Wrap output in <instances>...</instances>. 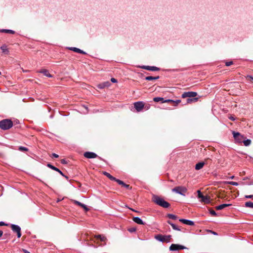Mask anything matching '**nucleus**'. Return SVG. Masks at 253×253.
Segmentation results:
<instances>
[{
    "instance_id": "f257e3e1",
    "label": "nucleus",
    "mask_w": 253,
    "mask_h": 253,
    "mask_svg": "<svg viewBox=\"0 0 253 253\" xmlns=\"http://www.w3.org/2000/svg\"><path fill=\"white\" fill-rule=\"evenodd\" d=\"M152 201L156 205L164 208H168L170 207V204L165 200L157 195H154L152 198Z\"/></svg>"
},
{
    "instance_id": "f03ea898",
    "label": "nucleus",
    "mask_w": 253,
    "mask_h": 253,
    "mask_svg": "<svg viewBox=\"0 0 253 253\" xmlns=\"http://www.w3.org/2000/svg\"><path fill=\"white\" fill-rule=\"evenodd\" d=\"M13 126V122L9 119H4L0 121V128L3 130H7Z\"/></svg>"
},
{
    "instance_id": "7ed1b4c3",
    "label": "nucleus",
    "mask_w": 253,
    "mask_h": 253,
    "mask_svg": "<svg viewBox=\"0 0 253 253\" xmlns=\"http://www.w3.org/2000/svg\"><path fill=\"white\" fill-rule=\"evenodd\" d=\"M171 237V236L170 235H163L162 234H157L155 236L154 238L163 243H169L170 241Z\"/></svg>"
},
{
    "instance_id": "20e7f679",
    "label": "nucleus",
    "mask_w": 253,
    "mask_h": 253,
    "mask_svg": "<svg viewBox=\"0 0 253 253\" xmlns=\"http://www.w3.org/2000/svg\"><path fill=\"white\" fill-rule=\"evenodd\" d=\"M172 191L184 195L187 192V189L183 186H177L173 188Z\"/></svg>"
},
{
    "instance_id": "39448f33",
    "label": "nucleus",
    "mask_w": 253,
    "mask_h": 253,
    "mask_svg": "<svg viewBox=\"0 0 253 253\" xmlns=\"http://www.w3.org/2000/svg\"><path fill=\"white\" fill-rule=\"evenodd\" d=\"M197 95L196 92L188 91L184 92L181 95L182 98H196L195 97Z\"/></svg>"
},
{
    "instance_id": "423d86ee",
    "label": "nucleus",
    "mask_w": 253,
    "mask_h": 253,
    "mask_svg": "<svg viewBox=\"0 0 253 253\" xmlns=\"http://www.w3.org/2000/svg\"><path fill=\"white\" fill-rule=\"evenodd\" d=\"M10 227L14 232L16 233L18 238L21 237V228L19 226L15 224H11Z\"/></svg>"
},
{
    "instance_id": "0eeeda50",
    "label": "nucleus",
    "mask_w": 253,
    "mask_h": 253,
    "mask_svg": "<svg viewBox=\"0 0 253 253\" xmlns=\"http://www.w3.org/2000/svg\"><path fill=\"white\" fill-rule=\"evenodd\" d=\"M84 157L88 159H93L98 157L100 160H103V159L101 157H98L96 154L91 152H85L84 153Z\"/></svg>"
},
{
    "instance_id": "6e6552de",
    "label": "nucleus",
    "mask_w": 253,
    "mask_h": 253,
    "mask_svg": "<svg viewBox=\"0 0 253 253\" xmlns=\"http://www.w3.org/2000/svg\"><path fill=\"white\" fill-rule=\"evenodd\" d=\"M134 107L137 112H140L144 108V103L142 101H138L134 103Z\"/></svg>"
},
{
    "instance_id": "1a4fd4ad",
    "label": "nucleus",
    "mask_w": 253,
    "mask_h": 253,
    "mask_svg": "<svg viewBox=\"0 0 253 253\" xmlns=\"http://www.w3.org/2000/svg\"><path fill=\"white\" fill-rule=\"evenodd\" d=\"M0 49L1 50V55H8L9 54L10 51L6 44H3L0 47Z\"/></svg>"
},
{
    "instance_id": "9d476101",
    "label": "nucleus",
    "mask_w": 253,
    "mask_h": 253,
    "mask_svg": "<svg viewBox=\"0 0 253 253\" xmlns=\"http://www.w3.org/2000/svg\"><path fill=\"white\" fill-rule=\"evenodd\" d=\"M185 249H186V248L183 246L174 244H171L169 247V250L170 251H177Z\"/></svg>"
},
{
    "instance_id": "9b49d317",
    "label": "nucleus",
    "mask_w": 253,
    "mask_h": 253,
    "mask_svg": "<svg viewBox=\"0 0 253 253\" xmlns=\"http://www.w3.org/2000/svg\"><path fill=\"white\" fill-rule=\"evenodd\" d=\"M209 160H211L210 159H205L204 162H201L198 163H197L195 166V169L196 170H200L201 169L203 168V166L206 164H207V161Z\"/></svg>"
},
{
    "instance_id": "f8f14e48",
    "label": "nucleus",
    "mask_w": 253,
    "mask_h": 253,
    "mask_svg": "<svg viewBox=\"0 0 253 253\" xmlns=\"http://www.w3.org/2000/svg\"><path fill=\"white\" fill-rule=\"evenodd\" d=\"M233 136L235 140L239 142H241L243 139V136L239 132H233Z\"/></svg>"
},
{
    "instance_id": "ddd939ff",
    "label": "nucleus",
    "mask_w": 253,
    "mask_h": 253,
    "mask_svg": "<svg viewBox=\"0 0 253 253\" xmlns=\"http://www.w3.org/2000/svg\"><path fill=\"white\" fill-rule=\"evenodd\" d=\"M141 68L142 69L151 71H156L160 70V68L155 66H143L141 67Z\"/></svg>"
},
{
    "instance_id": "4468645a",
    "label": "nucleus",
    "mask_w": 253,
    "mask_h": 253,
    "mask_svg": "<svg viewBox=\"0 0 253 253\" xmlns=\"http://www.w3.org/2000/svg\"><path fill=\"white\" fill-rule=\"evenodd\" d=\"M111 85V84L109 82H105L102 83H101L97 85V87L100 89H103L105 87H107Z\"/></svg>"
},
{
    "instance_id": "2eb2a0df",
    "label": "nucleus",
    "mask_w": 253,
    "mask_h": 253,
    "mask_svg": "<svg viewBox=\"0 0 253 253\" xmlns=\"http://www.w3.org/2000/svg\"><path fill=\"white\" fill-rule=\"evenodd\" d=\"M179 221L180 222H181L182 223L187 224V225H191V226L194 225V222L193 221L185 219H180Z\"/></svg>"
},
{
    "instance_id": "dca6fc26",
    "label": "nucleus",
    "mask_w": 253,
    "mask_h": 253,
    "mask_svg": "<svg viewBox=\"0 0 253 253\" xmlns=\"http://www.w3.org/2000/svg\"><path fill=\"white\" fill-rule=\"evenodd\" d=\"M47 167L48 168L51 169L53 170H55L56 171H58L61 175H62V176H64V174L63 173V172L59 169H58V168L55 167L54 166L51 165L50 164H47Z\"/></svg>"
},
{
    "instance_id": "f3484780",
    "label": "nucleus",
    "mask_w": 253,
    "mask_h": 253,
    "mask_svg": "<svg viewBox=\"0 0 253 253\" xmlns=\"http://www.w3.org/2000/svg\"><path fill=\"white\" fill-rule=\"evenodd\" d=\"M132 220L138 224H140V225L144 224V223L143 222V221L138 217H133L132 218Z\"/></svg>"
},
{
    "instance_id": "a211bd4d",
    "label": "nucleus",
    "mask_w": 253,
    "mask_h": 253,
    "mask_svg": "<svg viewBox=\"0 0 253 253\" xmlns=\"http://www.w3.org/2000/svg\"><path fill=\"white\" fill-rule=\"evenodd\" d=\"M39 73L43 74L44 76L48 77H52V75L49 74L48 72V71L46 69H42L40 71H39Z\"/></svg>"
},
{
    "instance_id": "6ab92c4d",
    "label": "nucleus",
    "mask_w": 253,
    "mask_h": 253,
    "mask_svg": "<svg viewBox=\"0 0 253 253\" xmlns=\"http://www.w3.org/2000/svg\"><path fill=\"white\" fill-rule=\"evenodd\" d=\"M231 205V204H223L219 205L218 206H216L215 207V209L216 210H222L224 208H225L226 207H229V206H230Z\"/></svg>"
},
{
    "instance_id": "aec40b11",
    "label": "nucleus",
    "mask_w": 253,
    "mask_h": 253,
    "mask_svg": "<svg viewBox=\"0 0 253 253\" xmlns=\"http://www.w3.org/2000/svg\"><path fill=\"white\" fill-rule=\"evenodd\" d=\"M69 49L70 50L74 51V52H76L77 53H82L83 54H85V52L83 50H82L78 48L77 47H70V48H69Z\"/></svg>"
},
{
    "instance_id": "412c9836",
    "label": "nucleus",
    "mask_w": 253,
    "mask_h": 253,
    "mask_svg": "<svg viewBox=\"0 0 253 253\" xmlns=\"http://www.w3.org/2000/svg\"><path fill=\"white\" fill-rule=\"evenodd\" d=\"M164 102H171V103H172V104L173 106H176L179 103H180L181 102V100H176V101H173L172 100L168 99V100H165V101Z\"/></svg>"
},
{
    "instance_id": "4be33fe9",
    "label": "nucleus",
    "mask_w": 253,
    "mask_h": 253,
    "mask_svg": "<svg viewBox=\"0 0 253 253\" xmlns=\"http://www.w3.org/2000/svg\"><path fill=\"white\" fill-rule=\"evenodd\" d=\"M202 202L205 204H209L211 202L210 197L209 196H204V198L201 199Z\"/></svg>"
},
{
    "instance_id": "5701e85b",
    "label": "nucleus",
    "mask_w": 253,
    "mask_h": 253,
    "mask_svg": "<svg viewBox=\"0 0 253 253\" xmlns=\"http://www.w3.org/2000/svg\"><path fill=\"white\" fill-rule=\"evenodd\" d=\"M198 98H188L186 100L187 103L191 104L193 102H196L198 101Z\"/></svg>"
},
{
    "instance_id": "b1692460",
    "label": "nucleus",
    "mask_w": 253,
    "mask_h": 253,
    "mask_svg": "<svg viewBox=\"0 0 253 253\" xmlns=\"http://www.w3.org/2000/svg\"><path fill=\"white\" fill-rule=\"evenodd\" d=\"M102 173L104 175L106 176L108 178H109L111 180L115 181L116 179V178L113 176L110 173H109L108 172H107L106 171H103Z\"/></svg>"
},
{
    "instance_id": "393cba45",
    "label": "nucleus",
    "mask_w": 253,
    "mask_h": 253,
    "mask_svg": "<svg viewBox=\"0 0 253 253\" xmlns=\"http://www.w3.org/2000/svg\"><path fill=\"white\" fill-rule=\"evenodd\" d=\"M94 238L96 240H100L101 241L104 242L106 240V238L104 236H102L101 235H95Z\"/></svg>"
},
{
    "instance_id": "a878e982",
    "label": "nucleus",
    "mask_w": 253,
    "mask_h": 253,
    "mask_svg": "<svg viewBox=\"0 0 253 253\" xmlns=\"http://www.w3.org/2000/svg\"><path fill=\"white\" fill-rule=\"evenodd\" d=\"M0 32L2 33H8L11 34H14L15 33V31L11 30H6V29H2L0 30Z\"/></svg>"
},
{
    "instance_id": "bb28decb",
    "label": "nucleus",
    "mask_w": 253,
    "mask_h": 253,
    "mask_svg": "<svg viewBox=\"0 0 253 253\" xmlns=\"http://www.w3.org/2000/svg\"><path fill=\"white\" fill-rule=\"evenodd\" d=\"M159 76L157 77H152V76H148L145 78V80L147 81H151L154 80H157L159 79Z\"/></svg>"
},
{
    "instance_id": "cd10ccee",
    "label": "nucleus",
    "mask_w": 253,
    "mask_h": 253,
    "mask_svg": "<svg viewBox=\"0 0 253 253\" xmlns=\"http://www.w3.org/2000/svg\"><path fill=\"white\" fill-rule=\"evenodd\" d=\"M153 100H154V101H155L156 102H158L159 101H162V102H163V103L165 102H164L165 100H164V98H162V97H155L153 98Z\"/></svg>"
},
{
    "instance_id": "c85d7f7f",
    "label": "nucleus",
    "mask_w": 253,
    "mask_h": 253,
    "mask_svg": "<svg viewBox=\"0 0 253 253\" xmlns=\"http://www.w3.org/2000/svg\"><path fill=\"white\" fill-rule=\"evenodd\" d=\"M245 206L248 208H253V203L252 202H247L245 203Z\"/></svg>"
},
{
    "instance_id": "c756f323",
    "label": "nucleus",
    "mask_w": 253,
    "mask_h": 253,
    "mask_svg": "<svg viewBox=\"0 0 253 253\" xmlns=\"http://www.w3.org/2000/svg\"><path fill=\"white\" fill-rule=\"evenodd\" d=\"M167 216L169 218L172 219H173V220H175V219H176L177 218V216H176L175 215L172 214H167Z\"/></svg>"
},
{
    "instance_id": "7c9ffc66",
    "label": "nucleus",
    "mask_w": 253,
    "mask_h": 253,
    "mask_svg": "<svg viewBox=\"0 0 253 253\" xmlns=\"http://www.w3.org/2000/svg\"><path fill=\"white\" fill-rule=\"evenodd\" d=\"M243 143H244V145H245L246 146H248L251 144V140L250 139H247L246 140H244Z\"/></svg>"
},
{
    "instance_id": "2f4dec72",
    "label": "nucleus",
    "mask_w": 253,
    "mask_h": 253,
    "mask_svg": "<svg viewBox=\"0 0 253 253\" xmlns=\"http://www.w3.org/2000/svg\"><path fill=\"white\" fill-rule=\"evenodd\" d=\"M115 181L117 182L119 184L122 185L123 187L126 184V183H125L123 181H122V180H121L120 179H117V178L116 179Z\"/></svg>"
},
{
    "instance_id": "473e14b6",
    "label": "nucleus",
    "mask_w": 253,
    "mask_h": 253,
    "mask_svg": "<svg viewBox=\"0 0 253 253\" xmlns=\"http://www.w3.org/2000/svg\"><path fill=\"white\" fill-rule=\"evenodd\" d=\"M115 181L117 182L119 184L122 185L123 187L126 184V183H125L123 181H122V180H121L120 179H117V178L116 179Z\"/></svg>"
},
{
    "instance_id": "72a5a7b5",
    "label": "nucleus",
    "mask_w": 253,
    "mask_h": 253,
    "mask_svg": "<svg viewBox=\"0 0 253 253\" xmlns=\"http://www.w3.org/2000/svg\"><path fill=\"white\" fill-rule=\"evenodd\" d=\"M18 150L20 151H28V149L25 147L20 146L18 148Z\"/></svg>"
},
{
    "instance_id": "f704fd0d",
    "label": "nucleus",
    "mask_w": 253,
    "mask_h": 253,
    "mask_svg": "<svg viewBox=\"0 0 253 253\" xmlns=\"http://www.w3.org/2000/svg\"><path fill=\"white\" fill-rule=\"evenodd\" d=\"M168 223L172 226V228L174 230H175L177 229V226L176 225H175L174 224H173L172 223H171V222L169 220L168 221Z\"/></svg>"
},
{
    "instance_id": "c9c22d12",
    "label": "nucleus",
    "mask_w": 253,
    "mask_h": 253,
    "mask_svg": "<svg viewBox=\"0 0 253 253\" xmlns=\"http://www.w3.org/2000/svg\"><path fill=\"white\" fill-rule=\"evenodd\" d=\"M227 183L234 186H237L239 185L238 182L234 181H228L227 182Z\"/></svg>"
},
{
    "instance_id": "e433bc0d",
    "label": "nucleus",
    "mask_w": 253,
    "mask_h": 253,
    "mask_svg": "<svg viewBox=\"0 0 253 253\" xmlns=\"http://www.w3.org/2000/svg\"><path fill=\"white\" fill-rule=\"evenodd\" d=\"M136 230V227H131L128 229V231L130 233H133L135 232Z\"/></svg>"
},
{
    "instance_id": "4c0bfd02",
    "label": "nucleus",
    "mask_w": 253,
    "mask_h": 253,
    "mask_svg": "<svg viewBox=\"0 0 253 253\" xmlns=\"http://www.w3.org/2000/svg\"><path fill=\"white\" fill-rule=\"evenodd\" d=\"M204 195L201 192L200 190L198 191V197L199 198H201V199L204 198Z\"/></svg>"
},
{
    "instance_id": "58836bf2",
    "label": "nucleus",
    "mask_w": 253,
    "mask_h": 253,
    "mask_svg": "<svg viewBox=\"0 0 253 253\" xmlns=\"http://www.w3.org/2000/svg\"><path fill=\"white\" fill-rule=\"evenodd\" d=\"M81 207L83 208L86 211H88L89 210V208H88L87 206L84 204H82Z\"/></svg>"
},
{
    "instance_id": "ea45409f",
    "label": "nucleus",
    "mask_w": 253,
    "mask_h": 253,
    "mask_svg": "<svg viewBox=\"0 0 253 253\" xmlns=\"http://www.w3.org/2000/svg\"><path fill=\"white\" fill-rule=\"evenodd\" d=\"M210 212L213 216L216 215V213L215 211L211 209L210 210Z\"/></svg>"
},
{
    "instance_id": "a19ab883",
    "label": "nucleus",
    "mask_w": 253,
    "mask_h": 253,
    "mask_svg": "<svg viewBox=\"0 0 253 253\" xmlns=\"http://www.w3.org/2000/svg\"><path fill=\"white\" fill-rule=\"evenodd\" d=\"M246 78L250 82H251L252 83L253 82V77L252 76H247Z\"/></svg>"
},
{
    "instance_id": "79ce46f5",
    "label": "nucleus",
    "mask_w": 253,
    "mask_h": 253,
    "mask_svg": "<svg viewBox=\"0 0 253 253\" xmlns=\"http://www.w3.org/2000/svg\"><path fill=\"white\" fill-rule=\"evenodd\" d=\"M207 232L208 233H211L214 235H217V233L214 231H213L212 230H207Z\"/></svg>"
},
{
    "instance_id": "37998d69",
    "label": "nucleus",
    "mask_w": 253,
    "mask_h": 253,
    "mask_svg": "<svg viewBox=\"0 0 253 253\" xmlns=\"http://www.w3.org/2000/svg\"><path fill=\"white\" fill-rule=\"evenodd\" d=\"M74 203L75 204H76L77 205L79 206L80 207H81L83 204L82 203H81L79 201H74Z\"/></svg>"
},
{
    "instance_id": "c03bdc74",
    "label": "nucleus",
    "mask_w": 253,
    "mask_h": 253,
    "mask_svg": "<svg viewBox=\"0 0 253 253\" xmlns=\"http://www.w3.org/2000/svg\"><path fill=\"white\" fill-rule=\"evenodd\" d=\"M124 187L129 190L131 189L132 188V187L129 185L126 184Z\"/></svg>"
},
{
    "instance_id": "a18cd8bd",
    "label": "nucleus",
    "mask_w": 253,
    "mask_h": 253,
    "mask_svg": "<svg viewBox=\"0 0 253 253\" xmlns=\"http://www.w3.org/2000/svg\"><path fill=\"white\" fill-rule=\"evenodd\" d=\"M232 64H233L232 61L226 62L225 63V65L227 66H229L231 65Z\"/></svg>"
},
{
    "instance_id": "49530a36",
    "label": "nucleus",
    "mask_w": 253,
    "mask_h": 253,
    "mask_svg": "<svg viewBox=\"0 0 253 253\" xmlns=\"http://www.w3.org/2000/svg\"><path fill=\"white\" fill-rule=\"evenodd\" d=\"M219 198H221V199H224L226 197V196L224 194H221V195H218L217 196Z\"/></svg>"
},
{
    "instance_id": "de8ad7c7",
    "label": "nucleus",
    "mask_w": 253,
    "mask_h": 253,
    "mask_svg": "<svg viewBox=\"0 0 253 253\" xmlns=\"http://www.w3.org/2000/svg\"><path fill=\"white\" fill-rule=\"evenodd\" d=\"M61 163L62 164H66L67 163V161L65 159L61 160Z\"/></svg>"
},
{
    "instance_id": "09e8293b",
    "label": "nucleus",
    "mask_w": 253,
    "mask_h": 253,
    "mask_svg": "<svg viewBox=\"0 0 253 253\" xmlns=\"http://www.w3.org/2000/svg\"><path fill=\"white\" fill-rule=\"evenodd\" d=\"M245 198H250V199H253V195H246V196H245Z\"/></svg>"
},
{
    "instance_id": "8fccbe9b",
    "label": "nucleus",
    "mask_w": 253,
    "mask_h": 253,
    "mask_svg": "<svg viewBox=\"0 0 253 253\" xmlns=\"http://www.w3.org/2000/svg\"><path fill=\"white\" fill-rule=\"evenodd\" d=\"M111 81L112 82V83H117V81L116 79L114 78H112L111 79Z\"/></svg>"
},
{
    "instance_id": "3c124183",
    "label": "nucleus",
    "mask_w": 253,
    "mask_h": 253,
    "mask_svg": "<svg viewBox=\"0 0 253 253\" xmlns=\"http://www.w3.org/2000/svg\"><path fill=\"white\" fill-rule=\"evenodd\" d=\"M52 156L53 157L56 158H57L59 157V156L57 154H55V153L52 154Z\"/></svg>"
},
{
    "instance_id": "603ef678",
    "label": "nucleus",
    "mask_w": 253,
    "mask_h": 253,
    "mask_svg": "<svg viewBox=\"0 0 253 253\" xmlns=\"http://www.w3.org/2000/svg\"><path fill=\"white\" fill-rule=\"evenodd\" d=\"M22 251L23 252H24V253H30L29 251H28L26 249H22Z\"/></svg>"
},
{
    "instance_id": "864d4df0",
    "label": "nucleus",
    "mask_w": 253,
    "mask_h": 253,
    "mask_svg": "<svg viewBox=\"0 0 253 253\" xmlns=\"http://www.w3.org/2000/svg\"><path fill=\"white\" fill-rule=\"evenodd\" d=\"M4 225H7L4 222L2 221L0 222V226H4Z\"/></svg>"
},
{
    "instance_id": "5fc2aeb1",
    "label": "nucleus",
    "mask_w": 253,
    "mask_h": 253,
    "mask_svg": "<svg viewBox=\"0 0 253 253\" xmlns=\"http://www.w3.org/2000/svg\"><path fill=\"white\" fill-rule=\"evenodd\" d=\"M149 108V105L148 104L147 105H144V108H146L147 110Z\"/></svg>"
},
{
    "instance_id": "6e6d98bb",
    "label": "nucleus",
    "mask_w": 253,
    "mask_h": 253,
    "mask_svg": "<svg viewBox=\"0 0 253 253\" xmlns=\"http://www.w3.org/2000/svg\"><path fill=\"white\" fill-rule=\"evenodd\" d=\"M2 234H3L2 231L0 230V237L2 236Z\"/></svg>"
},
{
    "instance_id": "4d7b16f0",
    "label": "nucleus",
    "mask_w": 253,
    "mask_h": 253,
    "mask_svg": "<svg viewBox=\"0 0 253 253\" xmlns=\"http://www.w3.org/2000/svg\"><path fill=\"white\" fill-rule=\"evenodd\" d=\"M229 119H230L231 120H232V121L235 120V118H234L233 117H229Z\"/></svg>"
},
{
    "instance_id": "13d9d810",
    "label": "nucleus",
    "mask_w": 253,
    "mask_h": 253,
    "mask_svg": "<svg viewBox=\"0 0 253 253\" xmlns=\"http://www.w3.org/2000/svg\"><path fill=\"white\" fill-rule=\"evenodd\" d=\"M175 230L180 231L181 229L179 227L177 226V229H175Z\"/></svg>"
},
{
    "instance_id": "bf43d9fd",
    "label": "nucleus",
    "mask_w": 253,
    "mask_h": 253,
    "mask_svg": "<svg viewBox=\"0 0 253 253\" xmlns=\"http://www.w3.org/2000/svg\"><path fill=\"white\" fill-rule=\"evenodd\" d=\"M130 210H132V211H135V212H138L137 211H135L134 210H133V209H130Z\"/></svg>"
},
{
    "instance_id": "052dcab7",
    "label": "nucleus",
    "mask_w": 253,
    "mask_h": 253,
    "mask_svg": "<svg viewBox=\"0 0 253 253\" xmlns=\"http://www.w3.org/2000/svg\"><path fill=\"white\" fill-rule=\"evenodd\" d=\"M64 176L65 177H66V179H68V176H65V175H64V176Z\"/></svg>"
},
{
    "instance_id": "680f3d73",
    "label": "nucleus",
    "mask_w": 253,
    "mask_h": 253,
    "mask_svg": "<svg viewBox=\"0 0 253 253\" xmlns=\"http://www.w3.org/2000/svg\"><path fill=\"white\" fill-rule=\"evenodd\" d=\"M234 176H231V179H233V178H234Z\"/></svg>"
},
{
    "instance_id": "e2e57ef3",
    "label": "nucleus",
    "mask_w": 253,
    "mask_h": 253,
    "mask_svg": "<svg viewBox=\"0 0 253 253\" xmlns=\"http://www.w3.org/2000/svg\"><path fill=\"white\" fill-rule=\"evenodd\" d=\"M1 72H0V75H1Z\"/></svg>"
}]
</instances>
